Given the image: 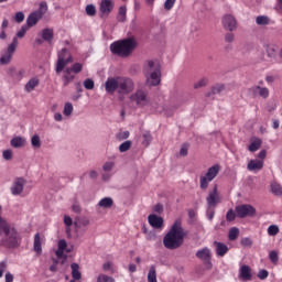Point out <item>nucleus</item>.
Instances as JSON below:
<instances>
[{
    "label": "nucleus",
    "mask_w": 282,
    "mask_h": 282,
    "mask_svg": "<svg viewBox=\"0 0 282 282\" xmlns=\"http://www.w3.org/2000/svg\"><path fill=\"white\" fill-rule=\"evenodd\" d=\"M186 238V231L182 227V220L176 219L167 234L163 238V246L167 250H177L184 245V239Z\"/></svg>",
    "instance_id": "f257e3e1"
},
{
    "label": "nucleus",
    "mask_w": 282,
    "mask_h": 282,
    "mask_svg": "<svg viewBox=\"0 0 282 282\" xmlns=\"http://www.w3.org/2000/svg\"><path fill=\"white\" fill-rule=\"evenodd\" d=\"M105 89L110 96H113L116 91L123 96L131 94L135 89V84L133 79L129 77H110L106 80Z\"/></svg>",
    "instance_id": "f03ea898"
},
{
    "label": "nucleus",
    "mask_w": 282,
    "mask_h": 282,
    "mask_svg": "<svg viewBox=\"0 0 282 282\" xmlns=\"http://www.w3.org/2000/svg\"><path fill=\"white\" fill-rule=\"evenodd\" d=\"M138 47V42L134 37H128L123 40H119L110 44V52L115 56H119L120 58H129L131 54Z\"/></svg>",
    "instance_id": "7ed1b4c3"
},
{
    "label": "nucleus",
    "mask_w": 282,
    "mask_h": 282,
    "mask_svg": "<svg viewBox=\"0 0 282 282\" xmlns=\"http://www.w3.org/2000/svg\"><path fill=\"white\" fill-rule=\"evenodd\" d=\"M147 74L148 76V83L152 87H158V85L161 83V77L162 73L160 72V65L155 64L154 61H149L148 62V67H147Z\"/></svg>",
    "instance_id": "20e7f679"
},
{
    "label": "nucleus",
    "mask_w": 282,
    "mask_h": 282,
    "mask_svg": "<svg viewBox=\"0 0 282 282\" xmlns=\"http://www.w3.org/2000/svg\"><path fill=\"white\" fill-rule=\"evenodd\" d=\"M217 175H219V165L216 164L209 167L204 176H200L202 191H206V188H208V184H210V182H213Z\"/></svg>",
    "instance_id": "39448f33"
},
{
    "label": "nucleus",
    "mask_w": 282,
    "mask_h": 282,
    "mask_svg": "<svg viewBox=\"0 0 282 282\" xmlns=\"http://www.w3.org/2000/svg\"><path fill=\"white\" fill-rule=\"evenodd\" d=\"M72 55H69V51L67 48H62L61 52L58 53V58L56 63V68L55 72L56 74H61L63 69H65L66 65H69L72 63Z\"/></svg>",
    "instance_id": "423d86ee"
},
{
    "label": "nucleus",
    "mask_w": 282,
    "mask_h": 282,
    "mask_svg": "<svg viewBox=\"0 0 282 282\" xmlns=\"http://www.w3.org/2000/svg\"><path fill=\"white\" fill-rule=\"evenodd\" d=\"M130 102H134L137 107H147L149 105V91L138 89L134 94L130 95Z\"/></svg>",
    "instance_id": "0eeeda50"
},
{
    "label": "nucleus",
    "mask_w": 282,
    "mask_h": 282,
    "mask_svg": "<svg viewBox=\"0 0 282 282\" xmlns=\"http://www.w3.org/2000/svg\"><path fill=\"white\" fill-rule=\"evenodd\" d=\"M17 47H19V42L17 37H13L12 43L0 57V65H9V63H11L12 56H14V52H17Z\"/></svg>",
    "instance_id": "6e6552de"
},
{
    "label": "nucleus",
    "mask_w": 282,
    "mask_h": 282,
    "mask_svg": "<svg viewBox=\"0 0 282 282\" xmlns=\"http://www.w3.org/2000/svg\"><path fill=\"white\" fill-rule=\"evenodd\" d=\"M235 210L239 219H246V217H254V215H257V209L249 204L238 205Z\"/></svg>",
    "instance_id": "1a4fd4ad"
},
{
    "label": "nucleus",
    "mask_w": 282,
    "mask_h": 282,
    "mask_svg": "<svg viewBox=\"0 0 282 282\" xmlns=\"http://www.w3.org/2000/svg\"><path fill=\"white\" fill-rule=\"evenodd\" d=\"M196 257L197 259H200V261H203L206 270H213V262L210 261V259H213V253H210V249L205 247L198 250L196 252Z\"/></svg>",
    "instance_id": "9d476101"
},
{
    "label": "nucleus",
    "mask_w": 282,
    "mask_h": 282,
    "mask_svg": "<svg viewBox=\"0 0 282 282\" xmlns=\"http://www.w3.org/2000/svg\"><path fill=\"white\" fill-rule=\"evenodd\" d=\"M206 202L208 208H217V204L221 202L217 185H215L214 188L209 192L208 196L206 197Z\"/></svg>",
    "instance_id": "9b49d317"
},
{
    "label": "nucleus",
    "mask_w": 282,
    "mask_h": 282,
    "mask_svg": "<svg viewBox=\"0 0 282 282\" xmlns=\"http://www.w3.org/2000/svg\"><path fill=\"white\" fill-rule=\"evenodd\" d=\"M148 221H149L150 226L152 228H155L156 230L164 228V218H162L155 214L149 215Z\"/></svg>",
    "instance_id": "f8f14e48"
},
{
    "label": "nucleus",
    "mask_w": 282,
    "mask_h": 282,
    "mask_svg": "<svg viewBox=\"0 0 282 282\" xmlns=\"http://www.w3.org/2000/svg\"><path fill=\"white\" fill-rule=\"evenodd\" d=\"M25 184H28L25 178L23 177L15 178L13 186L11 187L12 195H21L23 193V188Z\"/></svg>",
    "instance_id": "ddd939ff"
},
{
    "label": "nucleus",
    "mask_w": 282,
    "mask_h": 282,
    "mask_svg": "<svg viewBox=\"0 0 282 282\" xmlns=\"http://www.w3.org/2000/svg\"><path fill=\"white\" fill-rule=\"evenodd\" d=\"M249 91L252 94V96H260V98H263L264 100L270 98V89L267 87L253 86L249 89Z\"/></svg>",
    "instance_id": "4468645a"
},
{
    "label": "nucleus",
    "mask_w": 282,
    "mask_h": 282,
    "mask_svg": "<svg viewBox=\"0 0 282 282\" xmlns=\"http://www.w3.org/2000/svg\"><path fill=\"white\" fill-rule=\"evenodd\" d=\"M223 25H224L225 30H229V32H232V31L237 30V20L235 19V17H232L230 14H226L223 18Z\"/></svg>",
    "instance_id": "2eb2a0df"
},
{
    "label": "nucleus",
    "mask_w": 282,
    "mask_h": 282,
    "mask_svg": "<svg viewBox=\"0 0 282 282\" xmlns=\"http://www.w3.org/2000/svg\"><path fill=\"white\" fill-rule=\"evenodd\" d=\"M239 276L241 281H252V269L248 264L240 267Z\"/></svg>",
    "instance_id": "dca6fc26"
},
{
    "label": "nucleus",
    "mask_w": 282,
    "mask_h": 282,
    "mask_svg": "<svg viewBox=\"0 0 282 282\" xmlns=\"http://www.w3.org/2000/svg\"><path fill=\"white\" fill-rule=\"evenodd\" d=\"M248 171H253L254 173H259L263 169V161L261 160H250L247 165Z\"/></svg>",
    "instance_id": "f3484780"
},
{
    "label": "nucleus",
    "mask_w": 282,
    "mask_h": 282,
    "mask_svg": "<svg viewBox=\"0 0 282 282\" xmlns=\"http://www.w3.org/2000/svg\"><path fill=\"white\" fill-rule=\"evenodd\" d=\"M111 10H113V2H111V0H102L100 3L101 14L109 17V14L111 13Z\"/></svg>",
    "instance_id": "a211bd4d"
},
{
    "label": "nucleus",
    "mask_w": 282,
    "mask_h": 282,
    "mask_svg": "<svg viewBox=\"0 0 282 282\" xmlns=\"http://www.w3.org/2000/svg\"><path fill=\"white\" fill-rule=\"evenodd\" d=\"M41 13H35V11L34 12H32L29 17H28V19H26V28H34V25H36V23H39V21H41Z\"/></svg>",
    "instance_id": "6ab92c4d"
},
{
    "label": "nucleus",
    "mask_w": 282,
    "mask_h": 282,
    "mask_svg": "<svg viewBox=\"0 0 282 282\" xmlns=\"http://www.w3.org/2000/svg\"><path fill=\"white\" fill-rule=\"evenodd\" d=\"M214 246L216 248L217 257H226V254L228 253V246H226V243L214 241Z\"/></svg>",
    "instance_id": "aec40b11"
},
{
    "label": "nucleus",
    "mask_w": 282,
    "mask_h": 282,
    "mask_svg": "<svg viewBox=\"0 0 282 282\" xmlns=\"http://www.w3.org/2000/svg\"><path fill=\"white\" fill-rule=\"evenodd\" d=\"M40 80L36 77L31 78L24 86L25 91H28V94H31V91H34V89H36V87H39Z\"/></svg>",
    "instance_id": "412c9836"
},
{
    "label": "nucleus",
    "mask_w": 282,
    "mask_h": 282,
    "mask_svg": "<svg viewBox=\"0 0 282 282\" xmlns=\"http://www.w3.org/2000/svg\"><path fill=\"white\" fill-rule=\"evenodd\" d=\"M70 270H72V278L75 281H80V279L83 278V274L80 273V265H78V263H72Z\"/></svg>",
    "instance_id": "4be33fe9"
},
{
    "label": "nucleus",
    "mask_w": 282,
    "mask_h": 282,
    "mask_svg": "<svg viewBox=\"0 0 282 282\" xmlns=\"http://www.w3.org/2000/svg\"><path fill=\"white\" fill-rule=\"evenodd\" d=\"M41 36L43 41H46V43H52L54 40V29H43Z\"/></svg>",
    "instance_id": "5701e85b"
},
{
    "label": "nucleus",
    "mask_w": 282,
    "mask_h": 282,
    "mask_svg": "<svg viewBox=\"0 0 282 282\" xmlns=\"http://www.w3.org/2000/svg\"><path fill=\"white\" fill-rule=\"evenodd\" d=\"M10 144L13 149H21V147H25V140L23 137H15L11 139Z\"/></svg>",
    "instance_id": "b1692460"
},
{
    "label": "nucleus",
    "mask_w": 282,
    "mask_h": 282,
    "mask_svg": "<svg viewBox=\"0 0 282 282\" xmlns=\"http://www.w3.org/2000/svg\"><path fill=\"white\" fill-rule=\"evenodd\" d=\"M261 139H254L253 141H251V143L249 144L248 147V150L251 152V153H254L257 151H259L261 149Z\"/></svg>",
    "instance_id": "393cba45"
},
{
    "label": "nucleus",
    "mask_w": 282,
    "mask_h": 282,
    "mask_svg": "<svg viewBox=\"0 0 282 282\" xmlns=\"http://www.w3.org/2000/svg\"><path fill=\"white\" fill-rule=\"evenodd\" d=\"M34 251L37 253V254H41L43 252V248L41 246V235L40 234H35L34 236Z\"/></svg>",
    "instance_id": "a878e982"
},
{
    "label": "nucleus",
    "mask_w": 282,
    "mask_h": 282,
    "mask_svg": "<svg viewBox=\"0 0 282 282\" xmlns=\"http://www.w3.org/2000/svg\"><path fill=\"white\" fill-rule=\"evenodd\" d=\"M226 90V86H224V84H216L215 86L212 87V93H208L206 96H210V94H213V96L217 95V94H221V91Z\"/></svg>",
    "instance_id": "bb28decb"
},
{
    "label": "nucleus",
    "mask_w": 282,
    "mask_h": 282,
    "mask_svg": "<svg viewBox=\"0 0 282 282\" xmlns=\"http://www.w3.org/2000/svg\"><path fill=\"white\" fill-rule=\"evenodd\" d=\"M148 282H158V272L155 271V265L150 267Z\"/></svg>",
    "instance_id": "cd10ccee"
},
{
    "label": "nucleus",
    "mask_w": 282,
    "mask_h": 282,
    "mask_svg": "<svg viewBox=\"0 0 282 282\" xmlns=\"http://www.w3.org/2000/svg\"><path fill=\"white\" fill-rule=\"evenodd\" d=\"M271 193L278 197L282 195V186L276 182L271 183Z\"/></svg>",
    "instance_id": "c85d7f7f"
},
{
    "label": "nucleus",
    "mask_w": 282,
    "mask_h": 282,
    "mask_svg": "<svg viewBox=\"0 0 282 282\" xmlns=\"http://www.w3.org/2000/svg\"><path fill=\"white\" fill-rule=\"evenodd\" d=\"M100 208H111L113 206V199L111 197H105L99 202Z\"/></svg>",
    "instance_id": "c756f323"
},
{
    "label": "nucleus",
    "mask_w": 282,
    "mask_h": 282,
    "mask_svg": "<svg viewBox=\"0 0 282 282\" xmlns=\"http://www.w3.org/2000/svg\"><path fill=\"white\" fill-rule=\"evenodd\" d=\"M117 20H118L120 23H124V21H127V7H120V8H119V12H118V15H117Z\"/></svg>",
    "instance_id": "7c9ffc66"
},
{
    "label": "nucleus",
    "mask_w": 282,
    "mask_h": 282,
    "mask_svg": "<svg viewBox=\"0 0 282 282\" xmlns=\"http://www.w3.org/2000/svg\"><path fill=\"white\" fill-rule=\"evenodd\" d=\"M257 25H270V18L268 15H259L256 19Z\"/></svg>",
    "instance_id": "2f4dec72"
},
{
    "label": "nucleus",
    "mask_w": 282,
    "mask_h": 282,
    "mask_svg": "<svg viewBox=\"0 0 282 282\" xmlns=\"http://www.w3.org/2000/svg\"><path fill=\"white\" fill-rule=\"evenodd\" d=\"M239 237V228L234 227L229 230L228 239L229 241H235Z\"/></svg>",
    "instance_id": "473e14b6"
},
{
    "label": "nucleus",
    "mask_w": 282,
    "mask_h": 282,
    "mask_svg": "<svg viewBox=\"0 0 282 282\" xmlns=\"http://www.w3.org/2000/svg\"><path fill=\"white\" fill-rule=\"evenodd\" d=\"M208 85V78L203 77L198 82L194 83V89H202Z\"/></svg>",
    "instance_id": "72a5a7b5"
},
{
    "label": "nucleus",
    "mask_w": 282,
    "mask_h": 282,
    "mask_svg": "<svg viewBox=\"0 0 282 282\" xmlns=\"http://www.w3.org/2000/svg\"><path fill=\"white\" fill-rule=\"evenodd\" d=\"M31 144L34 149H41V137L34 134L31 139Z\"/></svg>",
    "instance_id": "f704fd0d"
},
{
    "label": "nucleus",
    "mask_w": 282,
    "mask_h": 282,
    "mask_svg": "<svg viewBox=\"0 0 282 282\" xmlns=\"http://www.w3.org/2000/svg\"><path fill=\"white\" fill-rule=\"evenodd\" d=\"M267 54L269 58H274L276 56V48L274 47V45L272 44L267 45Z\"/></svg>",
    "instance_id": "c9c22d12"
},
{
    "label": "nucleus",
    "mask_w": 282,
    "mask_h": 282,
    "mask_svg": "<svg viewBox=\"0 0 282 282\" xmlns=\"http://www.w3.org/2000/svg\"><path fill=\"white\" fill-rule=\"evenodd\" d=\"M30 29L26 25H23L17 33V35L14 36V39H17V41H19V39H23V36H25V33L29 31Z\"/></svg>",
    "instance_id": "e433bc0d"
},
{
    "label": "nucleus",
    "mask_w": 282,
    "mask_h": 282,
    "mask_svg": "<svg viewBox=\"0 0 282 282\" xmlns=\"http://www.w3.org/2000/svg\"><path fill=\"white\" fill-rule=\"evenodd\" d=\"M76 76L74 75H63L62 80H63V87H67L72 80H74Z\"/></svg>",
    "instance_id": "4c0bfd02"
},
{
    "label": "nucleus",
    "mask_w": 282,
    "mask_h": 282,
    "mask_svg": "<svg viewBox=\"0 0 282 282\" xmlns=\"http://www.w3.org/2000/svg\"><path fill=\"white\" fill-rule=\"evenodd\" d=\"M34 12L41 14V18L43 19V15L47 12V2H41L39 10Z\"/></svg>",
    "instance_id": "58836bf2"
},
{
    "label": "nucleus",
    "mask_w": 282,
    "mask_h": 282,
    "mask_svg": "<svg viewBox=\"0 0 282 282\" xmlns=\"http://www.w3.org/2000/svg\"><path fill=\"white\" fill-rule=\"evenodd\" d=\"M269 259H270L271 263H274V264L279 263V252L274 251V250L270 251Z\"/></svg>",
    "instance_id": "ea45409f"
},
{
    "label": "nucleus",
    "mask_w": 282,
    "mask_h": 282,
    "mask_svg": "<svg viewBox=\"0 0 282 282\" xmlns=\"http://www.w3.org/2000/svg\"><path fill=\"white\" fill-rule=\"evenodd\" d=\"M97 282H116V280L109 275L99 274L97 278Z\"/></svg>",
    "instance_id": "a19ab883"
},
{
    "label": "nucleus",
    "mask_w": 282,
    "mask_h": 282,
    "mask_svg": "<svg viewBox=\"0 0 282 282\" xmlns=\"http://www.w3.org/2000/svg\"><path fill=\"white\" fill-rule=\"evenodd\" d=\"M129 149H131V141H126L119 145L120 153H126Z\"/></svg>",
    "instance_id": "79ce46f5"
},
{
    "label": "nucleus",
    "mask_w": 282,
    "mask_h": 282,
    "mask_svg": "<svg viewBox=\"0 0 282 282\" xmlns=\"http://www.w3.org/2000/svg\"><path fill=\"white\" fill-rule=\"evenodd\" d=\"M278 232H279V226H276V225L269 226L268 235H270V237H276Z\"/></svg>",
    "instance_id": "37998d69"
},
{
    "label": "nucleus",
    "mask_w": 282,
    "mask_h": 282,
    "mask_svg": "<svg viewBox=\"0 0 282 282\" xmlns=\"http://www.w3.org/2000/svg\"><path fill=\"white\" fill-rule=\"evenodd\" d=\"M74 111V106L69 102H66L64 106V116H72V112Z\"/></svg>",
    "instance_id": "c03bdc74"
},
{
    "label": "nucleus",
    "mask_w": 282,
    "mask_h": 282,
    "mask_svg": "<svg viewBox=\"0 0 282 282\" xmlns=\"http://www.w3.org/2000/svg\"><path fill=\"white\" fill-rule=\"evenodd\" d=\"M86 14H88V17H96V7L94 4H88L86 7Z\"/></svg>",
    "instance_id": "a18cd8bd"
},
{
    "label": "nucleus",
    "mask_w": 282,
    "mask_h": 282,
    "mask_svg": "<svg viewBox=\"0 0 282 282\" xmlns=\"http://www.w3.org/2000/svg\"><path fill=\"white\" fill-rule=\"evenodd\" d=\"M84 87H85V89H88V90L94 89V87H95L94 79L87 78V79L84 82Z\"/></svg>",
    "instance_id": "49530a36"
},
{
    "label": "nucleus",
    "mask_w": 282,
    "mask_h": 282,
    "mask_svg": "<svg viewBox=\"0 0 282 282\" xmlns=\"http://www.w3.org/2000/svg\"><path fill=\"white\" fill-rule=\"evenodd\" d=\"M113 166H116V163L109 161V162H106L104 165H102V169L106 173H109L110 171L113 170Z\"/></svg>",
    "instance_id": "de8ad7c7"
},
{
    "label": "nucleus",
    "mask_w": 282,
    "mask_h": 282,
    "mask_svg": "<svg viewBox=\"0 0 282 282\" xmlns=\"http://www.w3.org/2000/svg\"><path fill=\"white\" fill-rule=\"evenodd\" d=\"M270 275V272H268V270L262 269L258 272V279H260V281H265V278Z\"/></svg>",
    "instance_id": "09e8293b"
},
{
    "label": "nucleus",
    "mask_w": 282,
    "mask_h": 282,
    "mask_svg": "<svg viewBox=\"0 0 282 282\" xmlns=\"http://www.w3.org/2000/svg\"><path fill=\"white\" fill-rule=\"evenodd\" d=\"M236 217H237V214H235V210L232 209H229L226 214L227 221H235Z\"/></svg>",
    "instance_id": "8fccbe9b"
},
{
    "label": "nucleus",
    "mask_w": 282,
    "mask_h": 282,
    "mask_svg": "<svg viewBox=\"0 0 282 282\" xmlns=\"http://www.w3.org/2000/svg\"><path fill=\"white\" fill-rule=\"evenodd\" d=\"M240 243L245 248H252V239H250V238H242Z\"/></svg>",
    "instance_id": "3c124183"
},
{
    "label": "nucleus",
    "mask_w": 282,
    "mask_h": 282,
    "mask_svg": "<svg viewBox=\"0 0 282 282\" xmlns=\"http://www.w3.org/2000/svg\"><path fill=\"white\" fill-rule=\"evenodd\" d=\"M15 22L17 23H23V21H25V14H23V12L19 11L15 13Z\"/></svg>",
    "instance_id": "603ef678"
},
{
    "label": "nucleus",
    "mask_w": 282,
    "mask_h": 282,
    "mask_svg": "<svg viewBox=\"0 0 282 282\" xmlns=\"http://www.w3.org/2000/svg\"><path fill=\"white\" fill-rule=\"evenodd\" d=\"M177 0H166L165 2H164V10H173V6H175V2H176Z\"/></svg>",
    "instance_id": "864d4df0"
},
{
    "label": "nucleus",
    "mask_w": 282,
    "mask_h": 282,
    "mask_svg": "<svg viewBox=\"0 0 282 282\" xmlns=\"http://www.w3.org/2000/svg\"><path fill=\"white\" fill-rule=\"evenodd\" d=\"M73 74H80L83 72V64L80 63H75L73 66Z\"/></svg>",
    "instance_id": "5fc2aeb1"
},
{
    "label": "nucleus",
    "mask_w": 282,
    "mask_h": 282,
    "mask_svg": "<svg viewBox=\"0 0 282 282\" xmlns=\"http://www.w3.org/2000/svg\"><path fill=\"white\" fill-rule=\"evenodd\" d=\"M2 156L3 160H7V162H9L10 160H12V150H4L2 152Z\"/></svg>",
    "instance_id": "6e6d98bb"
},
{
    "label": "nucleus",
    "mask_w": 282,
    "mask_h": 282,
    "mask_svg": "<svg viewBox=\"0 0 282 282\" xmlns=\"http://www.w3.org/2000/svg\"><path fill=\"white\" fill-rule=\"evenodd\" d=\"M214 217H215V207H207V219H209V221H213Z\"/></svg>",
    "instance_id": "4d7b16f0"
},
{
    "label": "nucleus",
    "mask_w": 282,
    "mask_h": 282,
    "mask_svg": "<svg viewBox=\"0 0 282 282\" xmlns=\"http://www.w3.org/2000/svg\"><path fill=\"white\" fill-rule=\"evenodd\" d=\"M225 41H226V43H232V41H235V34H232V33H227V34L225 35Z\"/></svg>",
    "instance_id": "13d9d810"
},
{
    "label": "nucleus",
    "mask_w": 282,
    "mask_h": 282,
    "mask_svg": "<svg viewBox=\"0 0 282 282\" xmlns=\"http://www.w3.org/2000/svg\"><path fill=\"white\" fill-rule=\"evenodd\" d=\"M268 156V152L265 150H261L259 153H258V158L260 161L263 162V160H265V158Z\"/></svg>",
    "instance_id": "bf43d9fd"
},
{
    "label": "nucleus",
    "mask_w": 282,
    "mask_h": 282,
    "mask_svg": "<svg viewBox=\"0 0 282 282\" xmlns=\"http://www.w3.org/2000/svg\"><path fill=\"white\" fill-rule=\"evenodd\" d=\"M65 248H67V241L59 240L58 241V250H65Z\"/></svg>",
    "instance_id": "052dcab7"
},
{
    "label": "nucleus",
    "mask_w": 282,
    "mask_h": 282,
    "mask_svg": "<svg viewBox=\"0 0 282 282\" xmlns=\"http://www.w3.org/2000/svg\"><path fill=\"white\" fill-rule=\"evenodd\" d=\"M64 224L65 226H72V224H74V221L72 220V217L69 216H64Z\"/></svg>",
    "instance_id": "680f3d73"
},
{
    "label": "nucleus",
    "mask_w": 282,
    "mask_h": 282,
    "mask_svg": "<svg viewBox=\"0 0 282 282\" xmlns=\"http://www.w3.org/2000/svg\"><path fill=\"white\" fill-rule=\"evenodd\" d=\"M164 210V206L162 204H156L154 206V213H159V215Z\"/></svg>",
    "instance_id": "e2e57ef3"
},
{
    "label": "nucleus",
    "mask_w": 282,
    "mask_h": 282,
    "mask_svg": "<svg viewBox=\"0 0 282 282\" xmlns=\"http://www.w3.org/2000/svg\"><path fill=\"white\" fill-rule=\"evenodd\" d=\"M6 268H8V265L6 264V262H0V279L1 276H3V272H6Z\"/></svg>",
    "instance_id": "0e129e2a"
},
{
    "label": "nucleus",
    "mask_w": 282,
    "mask_h": 282,
    "mask_svg": "<svg viewBox=\"0 0 282 282\" xmlns=\"http://www.w3.org/2000/svg\"><path fill=\"white\" fill-rule=\"evenodd\" d=\"M275 10H276V12L282 14V0H276Z\"/></svg>",
    "instance_id": "69168bd1"
},
{
    "label": "nucleus",
    "mask_w": 282,
    "mask_h": 282,
    "mask_svg": "<svg viewBox=\"0 0 282 282\" xmlns=\"http://www.w3.org/2000/svg\"><path fill=\"white\" fill-rule=\"evenodd\" d=\"M129 138V131L119 133V140H127Z\"/></svg>",
    "instance_id": "338daca9"
},
{
    "label": "nucleus",
    "mask_w": 282,
    "mask_h": 282,
    "mask_svg": "<svg viewBox=\"0 0 282 282\" xmlns=\"http://www.w3.org/2000/svg\"><path fill=\"white\" fill-rule=\"evenodd\" d=\"M14 275L12 273H6V282H13Z\"/></svg>",
    "instance_id": "774afa93"
}]
</instances>
